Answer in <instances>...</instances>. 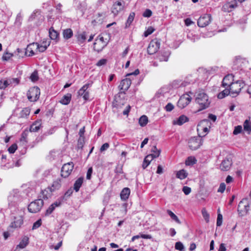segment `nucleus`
I'll return each instance as SVG.
<instances>
[{
  "label": "nucleus",
  "instance_id": "nucleus-61",
  "mask_svg": "<svg viewBox=\"0 0 251 251\" xmlns=\"http://www.w3.org/2000/svg\"><path fill=\"white\" fill-rule=\"evenodd\" d=\"M93 173V168L92 167H90L88 169L87 174H86V178L87 179H90L91 178V176Z\"/></svg>",
  "mask_w": 251,
  "mask_h": 251
},
{
  "label": "nucleus",
  "instance_id": "nucleus-48",
  "mask_svg": "<svg viewBox=\"0 0 251 251\" xmlns=\"http://www.w3.org/2000/svg\"><path fill=\"white\" fill-rule=\"evenodd\" d=\"M154 31V29L152 26H150L148 27L147 30H146L144 33V35L145 37H147L149 35L151 34Z\"/></svg>",
  "mask_w": 251,
  "mask_h": 251
},
{
  "label": "nucleus",
  "instance_id": "nucleus-7",
  "mask_svg": "<svg viewBox=\"0 0 251 251\" xmlns=\"http://www.w3.org/2000/svg\"><path fill=\"white\" fill-rule=\"evenodd\" d=\"M44 204V201L41 199L36 200L31 202L28 206L29 212L33 213H37L40 211Z\"/></svg>",
  "mask_w": 251,
  "mask_h": 251
},
{
  "label": "nucleus",
  "instance_id": "nucleus-62",
  "mask_svg": "<svg viewBox=\"0 0 251 251\" xmlns=\"http://www.w3.org/2000/svg\"><path fill=\"white\" fill-rule=\"evenodd\" d=\"M109 144L107 143H105L103 144L100 147V151L101 152L103 151H105L106 150H107L109 148Z\"/></svg>",
  "mask_w": 251,
  "mask_h": 251
},
{
  "label": "nucleus",
  "instance_id": "nucleus-27",
  "mask_svg": "<svg viewBox=\"0 0 251 251\" xmlns=\"http://www.w3.org/2000/svg\"><path fill=\"white\" fill-rule=\"evenodd\" d=\"M62 35L65 40H68L73 37V31L71 28H66L63 30Z\"/></svg>",
  "mask_w": 251,
  "mask_h": 251
},
{
  "label": "nucleus",
  "instance_id": "nucleus-58",
  "mask_svg": "<svg viewBox=\"0 0 251 251\" xmlns=\"http://www.w3.org/2000/svg\"><path fill=\"white\" fill-rule=\"evenodd\" d=\"M226 189V184L224 183H221L218 188V192L220 193H223Z\"/></svg>",
  "mask_w": 251,
  "mask_h": 251
},
{
  "label": "nucleus",
  "instance_id": "nucleus-6",
  "mask_svg": "<svg viewBox=\"0 0 251 251\" xmlns=\"http://www.w3.org/2000/svg\"><path fill=\"white\" fill-rule=\"evenodd\" d=\"M203 140L200 137H192L189 139L188 144L189 149L192 151H195L199 149L202 144Z\"/></svg>",
  "mask_w": 251,
  "mask_h": 251
},
{
  "label": "nucleus",
  "instance_id": "nucleus-12",
  "mask_svg": "<svg viewBox=\"0 0 251 251\" xmlns=\"http://www.w3.org/2000/svg\"><path fill=\"white\" fill-rule=\"evenodd\" d=\"M160 45V41L156 39L151 40L148 47L147 51L149 54L155 53L159 49Z\"/></svg>",
  "mask_w": 251,
  "mask_h": 251
},
{
  "label": "nucleus",
  "instance_id": "nucleus-44",
  "mask_svg": "<svg viewBox=\"0 0 251 251\" xmlns=\"http://www.w3.org/2000/svg\"><path fill=\"white\" fill-rule=\"evenodd\" d=\"M78 9L80 10L83 14L86 9V4L85 2L80 3L77 6Z\"/></svg>",
  "mask_w": 251,
  "mask_h": 251
},
{
  "label": "nucleus",
  "instance_id": "nucleus-56",
  "mask_svg": "<svg viewBox=\"0 0 251 251\" xmlns=\"http://www.w3.org/2000/svg\"><path fill=\"white\" fill-rule=\"evenodd\" d=\"M174 106L171 103H168L165 106V109L168 112H170L173 110Z\"/></svg>",
  "mask_w": 251,
  "mask_h": 251
},
{
  "label": "nucleus",
  "instance_id": "nucleus-25",
  "mask_svg": "<svg viewBox=\"0 0 251 251\" xmlns=\"http://www.w3.org/2000/svg\"><path fill=\"white\" fill-rule=\"evenodd\" d=\"M41 122L40 121L34 122L30 126L29 131L30 132H37L40 129Z\"/></svg>",
  "mask_w": 251,
  "mask_h": 251
},
{
  "label": "nucleus",
  "instance_id": "nucleus-36",
  "mask_svg": "<svg viewBox=\"0 0 251 251\" xmlns=\"http://www.w3.org/2000/svg\"><path fill=\"white\" fill-rule=\"evenodd\" d=\"M148 122V118L146 115L142 116L139 119V124L141 126H145Z\"/></svg>",
  "mask_w": 251,
  "mask_h": 251
},
{
  "label": "nucleus",
  "instance_id": "nucleus-8",
  "mask_svg": "<svg viewBox=\"0 0 251 251\" xmlns=\"http://www.w3.org/2000/svg\"><path fill=\"white\" fill-rule=\"evenodd\" d=\"M92 82L90 81L84 85L78 91V95L82 97L85 100H87L90 98V91L88 88L91 87Z\"/></svg>",
  "mask_w": 251,
  "mask_h": 251
},
{
  "label": "nucleus",
  "instance_id": "nucleus-53",
  "mask_svg": "<svg viewBox=\"0 0 251 251\" xmlns=\"http://www.w3.org/2000/svg\"><path fill=\"white\" fill-rule=\"evenodd\" d=\"M17 149V146L16 144H12L8 149V151L10 153H13Z\"/></svg>",
  "mask_w": 251,
  "mask_h": 251
},
{
  "label": "nucleus",
  "instance_id": "nucleus-26",
  "mask_svg": "<svg viewBox=\"0 0 251 251\" xmlns=\"http://www.w3.org/2000/svg\"><path fill=\"white\" fill-rule=\"evenodd\" d=\"M188 120L189 119L187 117L182 115H181L176 120H174L173 121V124L181 126L185 122L188 121Z\"/></svg>",
  "mask_w": 251,
  "mask_h": 251
},
{
  "label": "nucleus",
  "instance_id": "nucleus-55",
  "mask_svg": "<svg viewBox=\"0 0 251 251\" xmlns=\"http://www.w3.org/2000/svg\"><path fill=\"white\" fill-rule=\"evenodd\" d=\"M13 54L10 53H8L7 52H5L2 56V59L3 60L7 61L12 56Z\"/></svg>",
  "mask_w": 251,
  "mask_h": 251
},
{
  "label": "nucleus",
  "instance_id": "nucleus-1",
  "mask_svg": "<svg viewBox=\"0 0 251 251\" xmlns=\"http://www.w3.org/2000/svg\"><path fill=\"white\" fill-rule=\"evenodd\" d=\"M24 199V192L19 189H14L9 192L7 201L8 208L12 214H15L17 210L23 209L21 205Z\"/></svg>",
  "mask_w": 251,
  "mask_h": 251
},
{
  "label": "nucleus",
  "instance_id": "nucleus-37",
  "mask_svg": "<svg viewBox=\"0 0 251 251\" xmlns=\"http://www.w3.org/2000/svg\"><path fill=\"white\" fill-rule=\"evenodd\" d=\"M167 213L170 216L172 220L175 221L176 223H177L178 224H181V222L180 221L178 217L172 211L168 209L167 210Z\"/></svg>",
  "mask_w": 251,
  "mask_h": 251
},
{
  "label": "nucleus",
  "instance_id": "nucleus-31",
  "mask_svg": "<svg viewBox=\"0 0 251 251\" xmlns=\"http://www.w3.org/2000/svg\"><path fill=\"white\" fill-rule=\"evenodd\" d=\"M60 204H61L60 202H58L56 201V202L52 203V204H51L49 206V207L47 209L46 213H45V215L48 216L50 214L53 212V211L54 210L56 206L60 205Z\"/></svg>",
  "mask_w": 251,
  "mask_h": 251
},
{
  "label": "nucleus",
  "instance_id": "nucleus-60",
  "mask_svg": "<svg viewBox=\"0 0 251 251\" xmlns=\"http://www.w3.org/2000/svg\"><path fill=\"white\" fill-rule=\"evenodd\" d=\"M31 80L32 81H37L38 79V76L37 75V73L36 72H33L30 75V77Z\"/></svg>",
  "mask_w": 251,
  "mask_h": 251
},
{
  "label": "nucleus",
  "instance_id": "nucleus-2",
  "mask_svg": "<svg viewBox=\"0 0 251 251\" xmlns=\"http://www.w3.org/2000/svg\"><path fill=\"white\" fill-rule=\"evenodd\" d=\"M109 39V36L106 33L99 35L94 43V50L98 52L101 51L107 46Z\"/></svg>",
  "mask_w": 251,
  "mask_h": 251
},
{
  "label": "nucleus",
  "instance_id": "nucleus-47",
  "mask_svg": "<svg viewBox=\"0 0 251 251\" xmlns=\"http://www.w3.org/2000/svg\"><path fill=\"white\" fill-rule=\"evenodd\" d=\"M34 45L36 46L37 49L38 50L39 52H42L47 50L46 45H45V46H43V45H41L37 43H36L35 44H33V45Z\"/></svg>",
  "mask_w": 251,
  "mask_h": 251
},
{
  "label": "nucleus",
  "instance_id": "nucleus-15",
  "mask_svg": "<svg viewBox=\"0 0 251 251\" xmlns=\"http://www.w3.org/2000/svg\"><path fill=\"white\" fill-rule=\"evenodd\" d=\"M249 205L247 200H243L241 201L238 206V214L242 216L245 215L249 210Z\"/></svg>",
  "mask_w": 251,
  "mask_h": 251
},
{
  "label": "nucleus",
  "instance_id": "nucleus-59",
  "mask_svg": "<svg viewBox=\"0 0 251 251\" xmlns=\"http://www.w3.org/2000/svg\"><path fill=\"white\" fill-rule=\"evenodd\" d=\"M84 144V139L83 138L80 137L77 142V147L82 149Z\"/></svg>",
  "mask_w": 251,
  "mask_h": 251
},
{
  "label": "nucleus",
  "instance_id": "nucleus-24",
  "mask_svg": "<svg viewBox=\"0 0 251 251\" xmlns=\"http://www.w3.org/2000/svg\"><path fill=\"white\" fill-rule=\"evenodd\" d=\"M130 193L129 188L127 187L124 188L121 192V198L123 201H126L128 199Z\"/></svg>",
  "mask_w": 251,
  "mask_h": 251
},
{
  "label": "nucleus",
  "instance_id": "nucleus-38",
  "mask_svg": "<svg viewBox=\"0 0 251 251\" xmlns=\"http://www.w3.org/2000/svg\"><path fill=\"white\" fill-rule=\"evenodd\" d=\"M197 160L194 157H188L185 161V164L187 166L193 165L196 163Z\"/></svg>",
  "mask_w": 251,
  "mask_h": 251
},
{
  "label": "nucleus",
  "instance_id": "nucleus-45",
  "mask_svg": "<svg viewBox=\"0 0 251 251\" xmlns=\"http://www.w3.org/2000/svg\"><path fill=\"white\" fill-rule=\"evenodd\" d=\"M39 16H41L40 11L39 10H35L30 16L29 20L32 21Z\"/></svg>",
  "mask_w": 251,
  "mask_h": 251
},
{
  "label": "nucleus",
  "instance_id": "nucleus-40",
  "mask_svg": "<svg viewBox=\"0 0 251 251\" xmlns=\"http://www.w3.org/2000/svg\"><path fill=\"white\" fill-rule=\"evenodd\" d=\"M86 33L85 32L79 34L77 37V41L80 44H82L86 40Z\"/></svg>",
  "mask_w": 251,
  "mask_h": 251
},
{
  "label": "nucleus",
  "instance_id": "nucleus-43",
  "mask_svg": "<svg viewBox=\"0 0 251 251\" xmlns=\"http://www.w3.org/2000/svg\"><path fill=\"white\" fill-rule=\"evenodd\" d=\"M28 131L26 129L25 130L22 134L21 138L20 139L21 141L27 143V141L26 140V138L28 136Z\"/></svg>",
  "mask_w": 251,
  "mask_h": 251
},
{
  "label": "nucleus",
  "instance_id": "nucleus-18",
  "mask_svg": "<svg viewBox=\"0 0 251 251\" xmlns=\"http://www.w3.org/2000/svg\"><path fill=\"white\" fill-rule=\"evenodd\" d=\"M170 52L169 50H163L159 52L156 56V59L159 61H168Z\"/></svg>",
  "mask_w": 251,
  "mask_h": 251
},
{
  "label": "nucleus",
  "instance_id": "nucleus-14",
  "mask_svg": "<svg viewBox=\"0 0 251 251\" xmlns=\"http://www.w3.org/2000/svg\"><path fill=\"white\" fill-rule=\"evenodd\" d=\"M133 79V78L132 77H129L126 78L121 80L118 87L121 93L125 94L126 91L130 87L131 84V80Z\"/></svg>",
  "mask_w": 251,
  "mask_h": 251
},
{
  "label": "nucleus",
  "instance_id": "nucleus-64",
  "mask_svg": "<svg viewBox=\"0 0 251 251\" xmlns=\"http://www.w3.org/2000/svg\"><path fill=\"white\" fill-rule=\"evenodd\" d=\"M106 63V60L105 59H101L96 64L98 66H101L105 64Z\"/></svg>",
  "mask_w": 251,
  "mask_h": 251
},
{
  "label": "nucleus",
  "instance_id": "nucleus-30",
  "mask_svg": "<svg viewBox=\"0 0 251 251\" xmlns=\"http://www.w3.org/2000/svg\"><path fill=\"white\" fill-rule=\"evenodd\" d=\"M135 16V13L134 12H131L130 13L128 18L126 21L125 24V28H128L130 26L131 23L133 21L134 18Z\"/></svg>",
  "mask_w": 251,
  "mask_h": 251
},
{
  "label": "nucleus",
  "instance_id": "nucleus-57",
  "mask_svg": "<svg viewBox=\"0 0 251 251\" xmlns=\"http://www.w3.org/2000/svg\"><path fill=\"white\" fill-rule=\"evenodd\" d=\"M182 191L186 195H188L191 193V189L189 187L184 186L182 188Z\"/></svg>",
  "mask_w": 251,
  "mask_h": 251
},
{
  "label": "nucleus",
  "instance_id": "nucleus-42",
  "mask_svg": "<svg viewBox=\"0 0 251 251\" xmlns=\"http://www.w3.org/2000/svg\"><path fill=\"white\" fill-rule=\"evenodd\" d=\"M244 129L250 134L251 132V127L249 125V120H246L244 123Z\"/></svg>",
  "mask_w": 251,
  "mask_h": 251
},
{
  "label": "nucleus",
  "instance_id": "nucleus-20",
  "mask_svg": "<svg viewBox=\"0 0 251 251\" xmlns=\"http://www.w3.org/2000/svg\"><path fill=\"white\" fill-rule=\"evenodd\" d=\"M234 76L232 75H227L223 78L222 85L223 87H230L233 84Z\"/></svg>",
  "mask_w": 251,
  "mask_h": 251
},
{
  "label": "nucleus",
  "instance_id": "nucleus-11",
  "mask_svg": "<svg viewBox=\"0 0 251 251\" xmlns=\"http://www.w3.org/2000/svg\"><path fill=\"white\" fill-rule=\"evenodd\" d=\"M74 167L73 162H70L64 164L61 171V176L64 178L68 177L71 174Z\"/></svg>",
  "mask_w": 251,
  "mask_h": 251
},
{
  "label": "nucleus",
  "instance_id": "nucleus-9",
  "mask_svg": "<svg viewBox=\"0 0 251 251\" xmlns=\"http://www.w3.org/2000/svg\"><path fill=\"white\" fill-rule=\"evenodd\" d=\"M61 180L62 179L60 178H57L53 182L52 185L50 187H49L47 189L43 190L42 192L44 197L48 198V190H49L50 191V193H49V195H51L52 192L56 190H58L61 186Z\"/></svg>",
  "mask_w": 251,
  "mask_h": 251
},
{
  "label": "nucleus",
  "instance_id": "nucleus-35",
  "mask_svg": "<svg viewBox=\"0 0 251 251\" xmlns=\"http://www.w3.org/2000/svg\"><path fill=\"white\" fill-rule=\"evenodd\" d=\"M234 8V4L230 3H227L223 5V10L225 12H229Z\"/></svg>",
  "mask_w": 251,
  "mask_h": 251
},
{
  "label": "nucleus",
  "instance_id": "nucleus-39",
  "mask_svg": "<svg viewBox=\"0 0 251 251\" xmlns=\"http://www.w3.org/2000/svg\"><path fill=\"white\" fill-rule=\"evenodd\" d=\"M151 151L152 152L151 154L154 156V157L157 158L160 155L161 150H158L156 147L154 146L152 147Z\"/></svg>",
  "mask_w": 251,
  "mask_h": 251
},
{
  "label": "nucleus",
  "instance_id": "nucleus-29",
  "mask_svg": "<svg viewBox=\"0 0 251 251\" xmlns=\"http://www.w3.org/2000/svg\"><path fill=\"white\" fill-rule=\"evenodd\" d=\"M72 95L68 93L67 95L64 96L63 98L59 100V102L64 105L68 104L71 100Z\"/></svg>",
  "mask_w": 251,
  "mask_h": 251
},
{
  "label": "nucleus",
  "instance_id": "nucleus-46",
  "mask_svg": "<svg viewBox=\"0 0 251 251\" xmlns=\"http://www.w3.org/2000/svg\"><path fill=\"white\" fill-rule=\"evenodd\" d=\"M201 212H202V215L203 218L204 219L205 221L207 223H208L209 222V214L207 213V212L206 211V210H205V208H203L202 209Z\"/></svg>",
  "mask_w": 251,
  "mask_h": 251
},
{
  "label": "nucleus",
  "instance_id": "nucleus-41",
  "mask_svg": "<svg viewBox=\"0 0 251 251\" xmlns=\"http://www.w3.org/2000/svg\"><path fill=\"white\" fill-rule=\"evenodd\" d=\"M238 85L239 88L238 91L236 90V95H238V94L241 91L242 89L245 86V83L243 80H236V87Z\"/></svg>",
  "mask_w": 251,
  "mask_h": 251
},
{
  "label": "nucleus",
  "instance_id": "nucleus-34",
  "mask_svg": "<svg viewBox=\"0 0 251 251\" xmlns=\"http://www.w3.org/2000/svg\"><path fill=\"white\" fill-rule=\"evenodd\" d=\"M30 110L28 107L24 108L20 113L19 118H26L29 115Z\"/></svg>",
  "mask_w": 251,
  "mask_h": 251
},
{
  "label": "nucleus",
  "instance_id": "nucleus-17",
  "mask_svg": "<svg viewBox=\"0 0 251 251\" xmlns=\"http://www.w3.org/2000/svg\"><path fill=\"white\" fill-rule=\"evenodd\" d=\"M125 9L124 5L120 1H117L114 3L112 8V12L114 15H117L118 13L123 11Z\"/></svg>",
  "mask_w": 251,
  "mask_h": 251
},
{
  "label": "nucleus",
  "instance_id": "nucleus-23",
  "mask_svg": "<svg viewBox=\"0 0 251 251\" xmlns=\"http://www.w3.org/2000/svg\"><path fill=\"white\" fill-rule=\"evenodd\" d=\"M59 33L55 30L53 27H50L49 29V36L51 40H55L56 42L59 40Z\"/></svg>",
  "mask_w": 251,
  "mask_h": 251
},
{
  "label": "nucleus",
  "instance_id": "nucleus-50",
  "mask_svg": "<svg viewBox=\"0 0 251 251\" xmlns=\"http://www.w3.org/2000/svg\"><path fill=\"white\" fill-rule=\"evenodd\" d=\"M223 222V216L221 213L218 214L216 225L217 226H220L222 225Z\"/></svg>",
  "mask_w": 251,
  "mask_h": 251
},
{
  "label": "nucleus",
  "instance_id": "nucleus-13",
  "mask_svg": "<svg viewBox=\"0 0 251 251\" xmlns=\"http://www.w3.org/2000/svg\"><path fill=\"white\" fill-rule=\"evenodd\" d=\"M212 18L210 14H205L201 16L198 20V25L201 27L208 25L211 22Z\"/></svg>",
  "mask_w": 251,
  "mask_h": 251
},
{
  "label": "nucleus",
  "instance_id": "nucleus-28",
  "mask_svg": "<svg viewBox=\"0 0 251 251\" xmlns=\"http://www.w3.org/2000/svg\"><path fill=\"white\" fill-rule=\"evenodd\" d=\"M247 61L245 58H241L240 56L236 57V66L241 68V70L247 64Z\"/></svg>",
  "mask_w": 251,
  "mask_h": 251
},
{
  "label": "nucleus",
  "instance_id": "nucleus-19",
  "mask_svg": "<svg viewBox=\"0 0 251 251\" xmlns=\"http://www.w3.org/2000/svg\"><path fill=\"white\" fill-rule=\"evenodd\" d=\"M229 95L232 97H234V92L231 91L230 87H226L225 90L219 93L218 95V98L222 99Z\"/></svg>",
  "mask_w": 251,
  "mask_h": 251
},
{
  "label": "nucleus",
  "instance_id": "nucleus-51",
  "mask_svg": "<svg viewBox=\"0 0 251 251\" xmlns=\"http://www.w3.org/2000/svg\"><path fill=\"white\" fill-rule=\"evenodd\" d=\"M11 86L18 85L20 82V79L18 78H9Z\"/></svg>",
  "mask_w": 251,
  "mask_h": 251
},
{
  "label": "nucleus",
  "instance_id": "nucleus-49",
  "mask_svg": "<svg viewBox=\"0 0 251 251\" xmlns=\"http://www.w3.org/2000/svg\"><path fill=\"white\" fill-rule=\"evenodd\" d=\"M42 225V220L41 219H39L36 222H35L32 226V229L34 230L38 228H39Z\"/></svg>",
  "mask_w": 251,
  "mask_h": 251
},
{
  "label": "nucleus",
  "instance_id": "nucleus-21",
  "mask_svg": "<svg viewBox=\"0 0 251 251\" xmlns=\"http://www.w3.org/2000/svg\"><path fill=\"white\" fill-rule=\"evenodd\" d=\"M28 241H29V238L27 236H24L21 241L20 242V243H19V245H18L16 247V249L14 250V251H19L18 250V248H20V249H24L25 248L28 244Z\"/></svg>",
  "mask_w": 251,
  "mask_h": 251
},
{
  "label": "nucleus",
  "instance_id": "nucleus-22",
  "mask_svg": "<svg viewBox=\"0 0 251 251\" xmlns=\"http://www.w3.org/2000/svg\"><path fill=\"white\" fill-rule=\"evenodd\" d=\"M231 165V160L228 159H225L222 161L220 165V168L222 171H226L229 169Z\"/></svg>",
  "mask_w": 251,
  "mask_h": 251
},
{
  "label": "nucleus",
  "instance_id": "nucleus-54",
  "mask_svg": "<svg viewBox=\"0 0 251 251\" xmlns=\"http://www.w3.org/2000/svg\"><path fill=\"white\" fill-rule=\"evenodd\" d=\"M152 11L149 9H147L143 13V16L144 17L149 18L152 15Z\"/></svg>",
  "mask_w": 251,
  "mask_h": 251
},
{
  "label": "nucleus",
  "instance_id": "nucleus-16",
  "mask_svg": "<svg viewBox=\"0 0 251 251\" xmlns=\"http://www.w3.org/2000/svg\"><path fill=\"white\" fill-rule=\"evenodd\" d=\"M191 97L187 94H184L180 97L178 102L177 106L182 109L189 104L191 100Z\"/></svg>",
  "mask_w": 251,
  "mask_h": 251
},
{
  "label": "nucleus",
  "instance_id": "nucleus-4",
  "mask_svg": "<svg viewBox=\"0 0 251 251\" xmlns=\"http://www.w3.org/2000/svg\"><path fill=\"white\" fill-rule=\"evenodd\" d=\"M211 125L209 120L204 119L200 122L197 126V131L198 132V136L201 138L205 136L209 132L210 126H208V127L206 126Z\"/></svg>",
  "mask_w": 251,
  "mask_h": 251
},
{
  "label": "nucleus",
  "instance_id": "nucleus-3",
  "mask_svg": "<svg viewBox=\"0 0 251 251\" xmlns=\"http://www.w3.org/2000/svg\"><path fill=\"white\" fill-rule=\"evenodd\" d=\"M196 102L199 105V111L202 110L208 107L210 102L208 100V97L204 92L199 93L195 99Z\"/></svg>",
  "mask_w": 251,
  "mask_h": 251
},
{
  "label": "nucleus",
  "instance_id": "nucleus-5",
  "mask_svg": "<svg viewBox=\"0 0 251 251\" xmlns=\"http://www.w3.org/2000/svg\"><path fill=\"white\" fill-rule=\"evenodd\" d=\"M13 215L14 221L11 223L10 226L13 228H19L23 224V216L24 215V209L17 210Z\"/></svg>",
  "mask_w": 251,
  "mask_h": 251
},
{
  "label": "nucleus",
  "instance_id": "nucleus-52",
  "mask_svg": "<svg viewBox=\"0 0 251 251\" xmlns=\"http://www.w3.org/2000/svg\"><path fill=\"white\" fill-rule=\"evenodd\" d=\"M175 248L177 250L182 251L184 250V246L180 242H177L175 244Z\"/></svg>",
  "mask_w": 251,
  "mask_h": 251
},
{
  "label": "nucleus",
  "instance_id": "nucleus-32",
  "mask_svg": "<svg viewBox=\"0 0 251 251\" xmlns=\"http://www.w3.org/2000/svg\"><path fill=\"white\" fill-rule=\"evenodd\" d=\"M83 181V178L80 177L78 178L75 182L74 189L76 192H78L81 186Z\"/></svg>",
  "mask_w": 251,
  "mask_h": 251
},
{
  "label": "nucleus",
  "instance_id": "nucleus-10",
  "mask_svg": "<svg viewBox=\"0 0 251 251\" xmlns=\"http://www.w3.org/2000/svg\"><path fill=\"white\" fill-rule=\"evenodd\" d=\"M40 89L37 87H31L27 93V97L30 101H36L39 98Z\"/></svg>",
  "mask_w": 251,
  "mask_h": 251
},
{
  "label": "nucleus",
  "instance_id": "nucleus-33",
  "mask_svg": "<svg viewBox=\"0 0 251 251\" xmlns=\"http://www.w3.org/2000/svg\"><path fill=\"white\" fill-rule=\"evenodd\" d=\"M188 176V173L187 172L184 170L182 169L179 170L176 173V176L177 178H179L180 179H184L186 178Z\"/></svg>",
  "mask_w": 251,
  "mask_h": 251
},
{
  "label": "nucleus",
  "instance_id": "nucleus-63",
  "mask_svg": "<svg viewBox=\"0 0 251 251\" xmlns=\"http://www.w3.org/2000/svg\"><path fill=\"white\" fill-rule=\"evenodd\" d=\"M73 191L72 190H68L64 194V196L63 197V199L66 200L67 198H68L69 196L71 195L72 194Z\"/></svg>",
  "mask_w": 251,
  "mask_h": 251
}]
</instances>
